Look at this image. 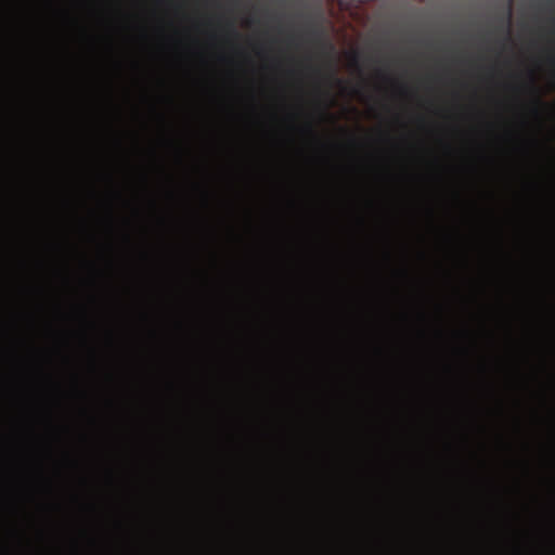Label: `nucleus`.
Returning <instances> with one entry per match:
<instances>
[{"label": "nucleus", "instance_id": "obj_1", "mask_svg": "<svg viewBox=\"0 0 555 555\" xmlns=\"http://www.w3.org/2000/svg\"><path fill=\"white\" fill-rule=\"evenodd\" d=\"M228 29H229V33L235 37L238 36V33L236 31L234 25L232 23H229L228 24Z\"/></svg>", "mask_w": 555, "mask_h": 555}, {"label": "nucleus", "instance_id": "obj_2", "mask_svg": "<svg viewBox=\"0 0 555 555\" xmlns=\"http://www.w3.org/2000/svg\"><path fill=\"white\" fill-rule=\"evenodd\" d=\"M535 103H537L538 105H540V104H541V101H540V98H539V96H535Z\"/></svg>", "mask_w": 555, "mask_h": 555}, {"label": "nucleus", "instance_id": "obj_4", "mask_svg": "<svg viewBox=\"0 0 555 555\" xmlns=\"http://www.w3.org/2000/svg\"><path fill=\"white\" fill-rule=\"evenodd\" d=\"M308 130L312 132V127L310 125L308 126Z\"/></svg>", "mask_w": 555, "mask_h": 555}, {"label": "nucleus", "instance_id": "obj_3", "mask_svg": "<svg viewBox=\"0 0 555 555\" xmlns=\"http://www.w3.org/2000/svg\"><path fill=\"white\" fill-rule=\"evenodd\" d=\"M335 81H336L337 83H339V85H340V83H343V81H341L340 79H337V78H335Z\"/></svg>", "mask_w": 555, "mask_h": 555}]
</instances>
